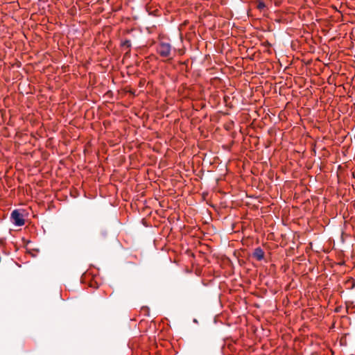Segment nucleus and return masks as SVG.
Returning <instances> with one entry per match:
<instances>
[{"label": "nucleus", "instance_id": "nucleus-3", "mask_svg": "<svg viewBox=\"0 0 355 355\" xmlns=\"http://www.w3.org/2000/svg\"><path fill=\"white\" fill-rule=\"evenodd\" d=\"M264 251L260 247L255 248L252 253V257L257 261L263 260L264 259Z\"/></svg>", "mask_w": 355, "mask_h": 355}, {"label": "nucleus", "instance_id": "nucleus-1", "mask_svg": "<svg viewBox=\"0 0 355 355\" xmlns=\"http://www.w3.org/2000/svg\"><path fill=\"white\" fill-rule=\"evenodd\" d=\"M172 46L170 43L164 41H159L157 46V53L160 57L172 59L171 56Z\"/></svg>", "mask_w": 355, "mask_h": 355}, {"label": "nucleus", "instance_id": "nucleus-5", "mask_svg": "<svg viewBox=\"0 0 355 355\" xmlns=\"http://www.w3.org/2000/svg\"><path fill=\"white\" fill-rule=\"evenodd\" d=\"M266 8V4L263 1H259L257 5V8L259 10H262Z\"/></svg>", "mask_w": 355, "mask_h": 355}, {"label": "nucleus", "instance_id": "nucleus-7", "mask_svg": "<svg viewBox=\"0 0 355 355\" xmlns=\"http://www.w3.org/2000/svg\"><path fill=\"white\" fill-rule=\"evenodd\" d=\"M3 115H4V114H3V110H1V118H3Z\"/></svg>", "mask_w": 355, "mask_h": 355}, {"label": "nucleus", "instance_id": "nucleus-8", "mask_svg": "<svg viewBox=\"0 0 355 355\" xmlns=\"http://www.w3.org/2000/svg\"><path fill=\"white\" fill-rule=\"evenodd\" d=\"M7 98H4L3 101H4V104L6 105V101H7Z\"/></svg>", "mask_w": 355, "mask_h": 355}, {"label": "nucleus", "instance_id": "nucleus-4", "mask_svg": "<svg viewBox=\"0 0 355 355\" xmlns=\"http://www.w3.org/2000/svg\"><path fill=\"white\" fill-rule=\"evenodd\" d=\"M121 46L123 48H125L128 51H130V48H131V42H130V40H125V41H123L122 43H121Z\"/></svg>", "mask_w": 355, "mask_h": 355}, {"label": "nucleus", "instance_id": "nucleus-6", "mask_svg": "<svg viewBox=\"0 0 355 355\" xmlns=\"http://www.w3.org/2000/svg\"><path fill=\"white\" fill-rule=\"evenodd\" d=\"M349 282H352V288H354L355 286V282H354V279H352L350 280H349Z\"/></svg>", "mask_w": 355, "mask_h": 355}, {"label": "nucleus", "instance_id": "nucleus-2", "mask_svg": "<svg viewBox=\"0 0 355 355\" xmlns=\"http://www.w3.org/2000/svg\"><path fill=\"white\" fill-rule=\"evenodd\" d=\"M10 218L15 225L22 226L25 223L23 214L17 209L12 211Z\"/></svg>", "mask_w": 355, "mask_h": 355}]
</instances>
